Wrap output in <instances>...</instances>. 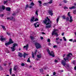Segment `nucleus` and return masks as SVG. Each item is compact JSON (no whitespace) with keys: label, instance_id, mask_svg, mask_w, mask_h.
Masks as SVG:
<instances>
[{"label":"nucleus","instance_id":"nucleus-39","mask_svg":"<svg viewBox=\"0 0 76 76\" xmlns=\"http://www.w3.org/2000/svg\"><path fill=\"white\" fill-rule=\"evenodd\" d=\"M31 6H34V3L33 2H31L30 4Z\"/></svg>","mask_w":76,"mask_h":76},{"label":"nucleus","instance_id":"nucleus-45","mask_svg":"<svg viewBox=\"0 0 76 76\" xmlns=\"http://www.w3.org/2000/svg\"><path fill=\"white\" fill-rule=\"evenodd\" d=\"M38 2L39 4H42V2L41 1H39Z\"/></svg>","mask_w":76,"mask_h":76},{"label":"nucleus","instance_id":"nucleus-54","mask_svg":"<svg viewBox=\"0 0 76 76\" xmlns=\"http://www.w3.org/2000/svg\"><path fill=\"white\" fill-rule=\"evenodd\" d=\"M6 33H7V35H10V34L9 33L7 32Z\"/></svg>","mask_w":76,"mask_h":76},{"label":"nucleus","instance_id":"nucleus-52","mask_svg":"<svg viewBox=\"0 0 76 76\" xmlns=\"http://www.w3.org/2000/svg\"><path fill=\"white\" fill-rule=\"evenodd\" d=\"M54 61L56 63H57V62H58V61L57 60L55 59L54 60Z\"/></svg>","mask_w":76,"mask_h":76},{"label":"nucleus","instance_id":"nucleus-41","mask_svg":"<svg viewBox=\"0 0 76 76\" xmlns=\"http://www.w3.org/2000/svg\"><path fill=\"white\" fill-rule=\"evenodd\" d=\"M48 20V22H51V21L50 20V19L48 18V19H47Z\"/></svg>","mask_w":76,"mask_h":76},{"label":"nucleus","instance_id":"nucleus-19","mask_svg":"<svg viewBox=\"0 0 76 76\" xmlns=\"http://www.w3.org/2000/svg\"><path fill=\"white\" fill-rule=\"evenodd\" d=\"M75 8H76V7H75V6H73L72 7H71L69 8V9H75Z\"/></svg>","mask_w":76,"mask_h":76},{"label":"nucleus","instance_id":"nucleus-9","mask_svg":"<svg viewBox=\"0 0 76 76\" xmlns=\"http://www.w3.org/2000/svg\"><path fill=\"white\" fill-rule=\"evenodd\" d=\"M0 40L1 41H5L6 40V39L4 38L3 36H0Z\"/></svg>","mask_w":76,"mask_h":76},{"label":"nucleus","instance_id":"nucleus-24","mask_svg":"<svg viewBox=\"0 0 76 76\" xmlns=\"http://www.w3.org/2000/svg\"><path fill=\"white\" fill-rule=\"evenodd\" d=\"M57 31V29H54L53 31H52V33H53V34L54 33V32H56Z\"/></svg>","mask_w":76,"mask_h":76},{"label":"nucleus","instance_id":"nucleus-42","mask_svg":"<svg viewBox=\"0 0 76 76\" xmlns=\"http://www.w3.org/2000/svg\"><path fill=\"white\" fill-rule=\"evenodd\" d=\"M10 20H13V17H10Z\"/></svg>","mask_w":76,"mask_h":76},{"label":"nucleus","instance_id":"nucleus-18","mask_svg":"<svg viewBox=\"0 0 76 76\" xmlns=\"http://www.w3.org/2000/svg\"><path fill=\"white\" fill-rule=\"evenodd\" d=\"M43 22L45 24H46L47 22V19H45V20H44L43 21Z\"/></svg>","mask_w":76,"mask_h":76},{"label":"nucleus","instance_id":"nucleus-51","mask_svg":"<svg viewBox=\"0 0 76 76\" xmlns=\"http://www.w3.org/2000/svg\"><path fill=\"white\" fill-rule=\"evenodd\" d=\"M73 13L74 14H76V10H75L74 11Z\"/></svg>","mask_w":76,"mask_h":76},{"label":"nucleus","instance_id":"nucleus-1","mask_svg":"<svg viewBox=\"0 0 76 76\" xmlns=\"http://www.w3.org/2000/svg\"><path fill=\"white\" fill-rule=\"evenodd\" d=\"M47 51L48 53L49 54L50 56H52L53 57H55L54 53V52L53 51H51L50 52L49 49H47Z\"/></svg>","mask_w":76,"mask_h":76},{"label":"nucleus","instance_id":"nucleus-29","mask_svg":"<svg viewBox=\"0 0 76 76\" xmlns=\"http://www.w3.org/2000/svg\"><path fill=\"white\" fill-rule=\"evenodd\" d=\"M2 9L3 10H4V9H6V8H5V6H4V5H2Z\"/></svg>","mask_w":76,"mask_h":76},{"label":"nucleus","instance_id":"nucleus-2","mask_svg":"<svg viewBox=\"0 0 76 76\" xmlns=\"http://www.w3.org/2000/svg\"><path fill=\"white\" fill-rule=\"evenodd\" d=\"M72 56V54L71 53H69L68 54V55H67V61H69V60H71L72 58H71V56Z\"/></svg>","mask_w":76,"mask_h":76},{"label":"nucleus","instance_id":"nucleus-15","mask_svg":"<svg viewBox=\"0 0 76 76\" xmlns=\"http://www.w3.org/2000/svg\"><path fill=\"white\" fill-rule=\"evenodd\" d=\"M11 50L12 52H13V51H15V48L13 47H11Z\"/></svg>","mask_w":76,"mask_h":76},{"label":"nucleus","instance_id":"nucleus-63","mask_svg":"<svg viewBox=\"0 0 76 76\" xmlns=\"http://www.w3.org/2000/svg\"><path fill=\"white\" fill-rule=\"evenodd\" d=\"M73 42H76V39H74V40L73 41Z\"/></svg>","mask_w":76,"mask_h":76},{"label":"nucleus","instance_id":"nucleus-8","mask_svg":"<svg viewBox=\"0 0 76 76\" xmlns=\"http://www.w3.org/2000/svg\"><path fill=\"white\" fill-rule=\"evenodd\" d=\"M39 23V22H37L35 23H34V27L35 28H37V27H39V25L38 24L37 25V23Z\"/></svg>","mask_w":76,"mask_h":76},{"label":"nucleus","instance_id":"nucleus-28","mask_svg":"<svg viewBox=\"0 0 76 76\" xmlns=\"http://www.w3.org/2000/svg\"><path fill=\"white\" fill-rule=\"evenodd\" d=\"M1 26L2 28H3V29H5V26L1 25Z\"/></svg>","mask_w":76,"mask_h":76},{"label":"nucleus","instance_id":"nucleus-32","mask_svg":"<svg viewBox=\"0 0 76 76\" xmlns=\"http://www.w3.org/2000/svg\"><path fill=\"white\" fill-rule=\"evenodd\" d=\"M7 1H4V4H6V3H7Z\"/></svg>","mask_w":76,"mask_h":76},{"label":"nucleus","instance_id":"nucleus-12","mask_svg":"<svg viewBox=\"0 0 76 76\" xmlns=\"http://www.w3.org/2000/svg\"><path fill=\"white\" fill-rule=\"evenodd\" d=\"M8 42H10L11 44H13V43H14V42L12 41V39L11 38L9 39V41Z\"/></svg>","mask_w":76,"mask_h":76},{"label":"nucleus","instance_id":"nucleus-64","mask_svg":"<svg viewBox=\"0 0 76 76\" xmlns=\"http://www.w3.org/2000/svg\"><path fill=\"white\" fill-rule=\"evenodd\" d=\"M53 48H56V47H57V46L56 45H54L53 46Z\"/></svg>","mask_w":76,"mask_h":76},{"label":"nucleus","instance_id":"nucleus-56","mask_svg":"<svg viewBox=\"0 0 76 76\" xmlns=\"http://www.w3.org/2000/svg\"><path fill=\"white\" fill-rule=\"evenodd\" d=\"M37 50H36V51L35 52V53H34V55H36V54H37Z\"/></svg>","mask_w":76,"mask_h":76},{"label":"nucleus","instance_id":"nucleus-11","mask_svg":"<svg viewBox=\"0 0 76 76\" xmlns=\"http://www.w3.org/2000/svg\"><path fill=\"white\" fill-rule=\"evenodd\" d=\"M6 10L8 11V12H10L11 11V9L10 7H7L6 8Z\"/></svg>","mask_w":76,"mask_h":76},{"label":"nucleus","instance_id":"nucleus-55","mask_svg":"<svg viewBox=\"0 0 76 76\" xmlns=\"http://www.w3.org/2000/svg\"><path fill=\"white\" fill-rule=\"evenodd\" d=\"M2 11H3L1 7H0V12H2Z\"/></svg>","mask_w":76,"mask_h":76},{"label":"nucleus","instance_id":"nucleus-38","mask_svg":"<svg viewBox=\"0 0 76 76\" xmlns=\"http://www.w3.org/2000/svg\"><path fill=\"white\" fill-rule=\"evenodd\" d=\"M35 13L36 15H37V16H38V10H37L35 12Z\"/></svg>","mask_w":76,"mask_h":76},{"label":"nucleus","instance_id":"nucleus-50","mask_svg":"<svg viewBox=\"0 0 76 76\" xmlns=\"http://www.w3.org/2000/svg\"><path fill=\"white\" fill-rule=\"evenodd\" d=\"M63 38L64 39V41H66V39L65 38V37H63Z\"/></svg>","mask_w":76,"mask_h":76},{"label":"nucleus","instance_id":"nucleus-49","mask_svg":"<svg viewBox=\"0 0 76 76\" xmlns=\"http://www.w3.org/2000/svg\"><path fill=\"white\" fill-rule=\"evenodd\" d=\"M21 66H25V64L24 63H23L21 64Z\"/></svg>","mask_w":76,"mask_h":76},{"label":"nucleus","instance_id":"nucleus-6","mask_svg":"<svg viewBox=\"0 0 76 76\" xmlns=\"http://www.w3.org/2000/svg\"><path fill=\"white\" fill-rule=\"evenodd\" d=\"M34 19L35 17L34 16H33L31 18L30 21L31 22H34Z\"/></svg>","mask_w":76,"mask_h":76},{"label":"nucleus","instance_id":"nucleus-3","mask_svg":"<svg viewBox=\"0 0 76 76\" xmlns=\"http://www.w3.org/2000/svg\"><path fill=\"white\" fill-rule=\"evenodd\" d=\"M35 45L36 47V48L37 49H39V48H41V45L38 43H36L35 44Z\"/></svg>","mask_w":76,"mask_h":76},{"label":"nucleus","instance_id":"nucleus-7","mask_svg":"<svg viewBox=\"0 0 76 76\" xmlns=\"http://www.w3.org/2000/svg\"><path fill=\"white\" fill-rule=\"evenodd\" d=\"M48 13L49 15H50L51 16H52V15H53V11L52 10H49L48 11Z\"/></svg>","mask_w":76,"mask_h":76},{"label":"nucleus","instance_id":"nucleus-44","mask_svg":"<svg viewBox=\"0 0 76 76\" xmlns=\"http://www.w3.org/2000/svg\"><path fill=\"white\" fill-rule=\"evenodd\" d=\"M50 22H48V23H46V25H50Z\"/></svg>","mask_w":76,"mask_h":76},{"label":"nucleus","instance_id":"nucleus-14","mask_svg":"<svg viewBox=\"0 0 76 76\" xmlns=\"http://www.w3.org/2000/svg\"><path fill=\"white\" fill-rule=\"evenodd\" d=\"M12 45H13L12 47L14 48H15V47H16V46H18V44L16 43H15L13 44Z\"/></svg>","mask_w":76,"mask_h":76},{"label":"nucleus","instance_id":"nucleus-5","mask_svg":"<svg viewBox=\"0 0 76 76\" xmlns=\"http://www.w3.org/2000/svg\"><path fill=\"white\" fill-rule=\"evenodd\" d=\"M70 13L71 12H69L68 13L67 15L70 17V20L69 21L70 22H73V19H72V17L70 16Z\"/></svg>","mask_w":76,"mask_h":76},{"label":"nucleus","instance_id":"nucleus-20","mask_svg":"<svg viewBox=\"0 0 76 76\" xmlns=\"http://www.w3.org/2000/svg\"><path fill=\"white\" fill-rule=\"evenodd\" d=\"M51 25H49L46 26V28H51Z\"/></svg>","mask_w":76,"mask_h":76},{"label":"nucleus","instance_id":"nucleus-4","mask_svg":"<svg viewBox=\"0 0 76 76\" xmlns=\"http://www.w3.org/2000/svg\"><path fill=\"white\" fill-rule=\"evenodd\" d=\"M64 60H62L61 61V63L62 65L64 66H66V61L67 60V57L66 58H64Z\"/></svg>","mask_w":76,"mask_h":76},{"label":"nucleus","instance_id":"nucleus-48","mask_svg":"<svg viewBox=\"0 0 76 76\" xmlns=\"http://www.w3.org/2000/svg\"><path fill=\"white\" fill-rule=\"evenodd\" d=\"M67 69H69V68H70V67L69 66V64L67 65Z\"/></svg>","mask_w":76,"mask_h":76},{"label":"nucleus","instance_id":"nucleus-22","mask_svg":"<svg viewBox=\"0 0 76 76\" xmlns=\"http://www.w3.org/2000/svg\"><path fill=\"white\" fill-rule=\"evenodd\" d=\"M37 57L39 58H41V56L39 55H37Z\"/></svg>","mask_w":76,"mask_h":76},{"label":"nucleus","instance_id":"nucleus-36","mask_svg":"<svg viewBox=\"0 0 76 76\" xmlns=\"http://www.w3.org/2000/svg\"><path fill=\"white\" fill-rule=\"evenodd\" d=\"M16 66H15L14 67V70H15V71H16Z\"/></svg>","mask_w":76,"mask_h":76},{"label":"nucleus","instance_id":"nucleus-47","mask_svg":"<svg viewBox=\"0 0 76 76\" xmlns=\"http://www.w3.org/2000/svg\"><path fill=\"white\" fill-rule=\"evenodd\" d=\"M56 75V72H53V76H55Z\"/></svg>","mask_w":76,"mask_h":76},{"label":"nucleus","instance_id":"nucleus-16","mask_svg":"<svg viewBox=\"0 0 76 76\" xmlns=\"http://www.w3.org/2000/svg\"><path fill=\"white\" fill-rule=\"evenodd\" d=\"M10 44H12L10 42H8L6 43H5V45L6 46H7L9 45H10Z\"/></svg>","mask_w":76,"mask_h":76},{"label":"nucleus","instance_id":"nucleus-34","mask_svg":"<svg viewBox=\"0 0 76 76\" xmlns=\"http://www.w3.org/2000/svg\"><path fill=\"white\" fill-rule=\"evenodd\" d=\"M29 7V5H28V4H27L26 5V6L25 7V9H28V7Z\"/></svg>","mask_w":76,"mask_h":76},{"label":"nucleus","instance_id":"nucleus-60","mask_svg":"<svg viewBox=\"0 0 76 76\" xmlns=\"http://www.w3.org/2000/svg\"><path fill=\"white\" fill-rule=\"evenodd\" d=\"M64 2L65 3H67V1H66V0H64Z\"/></svg>","mask_w":76,"mask_h":76},{"label":"nucleus","instance_id":"nucleus-37","mask_svg":"<svg viewBox=\"0 0 76 76\" xmlns=\"http://www.w3.org/2000/svg\"><path fill=\"white\" fill-rule=\"evenodd\" d=\"M6 52L7 53H10V52L9 51V50H7L6 51Z\"/></svg>","mask_w":76,"mask_h":76},{"label":"nucleus","instance_id":"nucleus-10","mask_svg":"<svg viewBox=\"0 0 76 76\" xmlns=\"http://www.w3.org/2000/svg\"><path fill=\"white\" fill-rule=\"evenodd\" d=\"M28 47H29V45H28V44H27L26 46H23L24 48H26V50H28Z\"/></svg>","mask_w":76,"mask_h":76},{"label":"nucleus","instance_id":"nucleus-58","mask_svg":"<svg viewBox=\"0 0 76 76\" xmlns=\"http://www.w3.org/2000/svg\"><path fill=\"white\" fill-rule=\"evenodd\" d=\"M75 63H76V61H73V64H75Z\"/></svg>","mask_w":76,"mask_h":76},{"label":"nucleus","instance_id":"nucleus-25","mask_svg":"<svg viewBox=\"0 0 76 76\" xmlns=\"http://www.w3.org/2000/svg\"><path fill=\"white\" fill-rule=\"evenodd\" d=\"M27 61L28 63H31V61H30V58H28V59L27 60Z\"/></svg>","mask_w":76,"mask_h":76},{"label":"nucleus","instance_id":"nucleus-31","mask_svg":"<svg viewBox=\"0 0 76 76\" xmlns=\"http://www.w3.org/2000/svg\"><path fill=\"white\" fill-rule=\"evenodd\" d=\"M53 3V0H50V1L48 2V3H49V4H51Z\"/></svg>","mask_w":76,"mask_h":76},{"label":"nucleus","instance_id":"nucleus-17","mask_svg":"<svg viewBox=\"0 0 76 76\" xmlns=\"http://www.w3.org/2000/svg\"><path fill=\"white\" fill-rule=\"evenodd\" d=\"M28 55H29V54H27L26 53H24V54L23 55V56L24 58H25V57H26V56H28Z\"/></svg>","mask_w":76,"mask_h":76},{"label":"nucleus","instance_id":"nucleus-23","mask_svg":"<svg viewBox=\"0 0 76 76\" xmlns=\"http://www.w3.org/2000/svg\"><path fill=\"white\" fill-rule=\"evenodd\" d=\"M54 35H57V36H58V34H57V32H54V33H53H53H52V36L54 35Z\"/></svg>","mask_w":76,"mask_h":76},{"label":"nucleus","instance_id":"nucleus-62","mask_svg":"<svg viewBox=\"0 0 76 76\" xmlns=\"http://www.w3.org/2000/svg\"><path fill=\"white\" fill-rule=\"evenodd\" d=\"M44 69H45V70H47V67H45L44 68Z\"/></svg>","mask_w":76,"mask_h":76},{"label":"nucleus","instance_id":"nucleus-13","mask_svg":"<svg viewBox=\"0 0 76 76\" xmlns=\"http://www.w3.org/2000/svg\"><path fill=\"white\" fill-rule=\"evenodd\" d=\"M18 56L20 57H23V55L22 53H18Z\"/></svg>","mask_w":76,"mask_h":76},{"label":"nucleus","instance_id":"nucleus-33","mask_svg":"<svg viewBox=\"0 0 76 76\" xmlns=\"http://www.w3.org/2000/svg\"><path fill=\"white\" fill-rule=\"evenodd\" d=\"M48 4V3H43V6H46V5Z\"/></svg>","mask_w":76,"mask_h":76},{"label":"nucleus","instance_id":"nucleus-53","mask_svg":"<svg viewBox=\"0 0 76 76\" xmlns=\"http://www.w3.org/2000/svg\"><path fill=\"white\" fill-rule=\"evenodd\" d=\"M50 39H48L47 42H50Z\"/></svg>","mask_w":76,"mask_h":76},{"label":"nucleus","instance_id":"nucleus-46","mask_svg":"<svg viewBox=\"0 0 76 76\" xmlns=\"http://www.w3.org/2000/svg\"><path fill=\"white\" fill-rule=\"evenodd\" d=\"M0 69L1 70L3 69V68H2V67L0 65Z\"/></svg>","mask_w":76,"mask_h":76},{"label":"nucleus","instance_id":"nucleus-61","mask_svg":"<svg viewBox=\"0 0 76 76\" xmlns=\"http://www.w3.org/2000/svg\"><path fill=\"white\" fill-rule=\"evenodd\" d=\"M69 41H71V42H72L73 41V39H70L69 40Z\"/></svg>","mask_w":76,"mask_h":76},{"label":"nucleus","instance_id":"nucleus-57","mask_svg":"<svg viewBox=\"0 0 76 76\" xmlns=\"http://www.w3.org/2000/svg\"><path fill=\"white\" fill-rule=\"evenodd\" d=\"M3 16H4L3 14H1L0 15V17H3Z\"/></svg>","mask_w":76,"mask_h":76},{"label":"nucleus","instance_id":"nucleus-21","mask_svg":"<svg viewBox=\"0 0 76 76\" xmlns=\"http://www.w3.org/2000/svg\"><path fill=\"white\" fill-rule=\"evenodd\" d=\"M62 18L63 19H66V15H64L62 16Z\"/></svg>","mask_w":76,"mask_h":76},{"label":"nucleus","instance_id":"nucleus-30","mask_svg":"<svg viewBox=\"0 0 76 76\" xmlns=\"http://www.w3.org/2000/svg\"><path fill=\"white\" fill-rule=\"evenodd\" d=\"M32 56L33 58H35V56H34V53L32 52Z\"/></svg>","mask_w":76,"mask_h":76},{"label":"nucleus","instance_id":"nucleus-43","mask_svg":"<svg viewBox=\"0 0 76 76\" xmlns=\"http://www.w3.org/2000/svg\"><path fill=\"white\" fill-rule=\"evenodd\" d=\"M59 18H57L56 19V21H57V23H58V20H59Z\"/></svg>","mask_w":76,"mask_h":76},{"label":"nucleus","instance_id":"nucleus-35","mask_svg":"<svg viewBox=\"0 0 76 76\" xmlns=\"http://www.w3.org/2000/svg\"><path fill=\"white\" fill-rule=\"evenodd\" d=\"M39 20H38V19L37 18H36L35 19L34 21V22H36L37 21H38Z\"/></svg>","mask_w":76,"mask_h":76},{"label":"nucleus","instance_id":"nucleus-40","mask_svg":"<svg viewBox=\"0 0 76 76\" xmlns=\"http://www.w3.org/2000/svg\"><path fill=\"white\" fill-rule=\"evenodd\" d=\"M40 72H44V70H43V69H40Z\"/></svg>","mask_w":76,"mask_h":76},{"label":"nucleus","instance_id":"nucleus-59","mask_svg":"<svg viewBox=\"0 0 76 76\" xmlns=\"http://www.w3.org/2000/svg\"><path fill=\"white\" fill-rule=\"evenodd\" d=\"M58 39H59V37L56 38V41H58Z\"/></svg>","mask_w":76,"mask_h":76},{"label":"nucleus","instance_id":"nucleus-26","mask_svg":"<svg viewBox=\"0 0 76 76\" xmlns=\"http://www.w3.org/2000/svg\"><path fill=\"white\" fill-rule=\"evenodd\" d=\"M12 68H11L10 69L9 71L10 73V75H12Z\"/></svg>","mask_w":76,"mask_h":76},{"label":"nucleus","instance_id":"nucleus-27","mask_svg":"<svg viewBox=\"0 0 76 76\" xmlns=\"http://www.w3.org/2000/svg\"><path fill=\"white\" fill-rule=\"evenodd\" d=\"M30 38H31V40H33V39H34V37H32V36H31L30 37Z\"/></svg>","mask_w":76,"mask_h":76}]
</instances>
